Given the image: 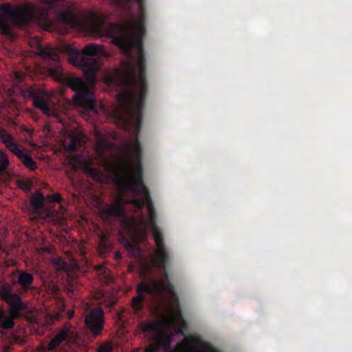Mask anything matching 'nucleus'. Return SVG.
Returning <instances> with one entry per match:
<instances>
[{
	"mask_svg": "<svg viewBox=\"0 0 352 352\" xmlns=\"http://www.w3.org/2000/svg\"><path fill=\"white\" fill-rule=\"evenodd\" d=\"M58 19L72 28H80L82 26V16L72 8L60 11L58 14Z\"/></svg>",
	"mask_w": 352,
	"mask_h": 352,
	"instance_id": "obj_12",
	"label": "nucleus"
},
{
	"mask_svg": "<svg viewBox=\"0 0 352 352\" xmlns=\"http://www.w3.org/2000/svg\"><path fill=\"white\" fill-rule=\"evenodd\" d=\"M45 198H46V201L50 203H60L62 200L61 195L59 193L47 195L45 197Z\"/></svg>",
	"mask_w": 352,
	"mask_h": 352,
	"instance_id": "obj_23",
	"label": "nucleus"
},
{
	"mask_svg": "<svg viewBox=\"0 0 352 352\" xmlns=\"http://www.w3.org/2000/svg\"><path fill=\"white\" fill-rule=\"evenodd\" d=\"M17 278L15 281L20 286L19 292H14L12 287L8 283H3L0 287V298L10 307V315L0 311V327L4 329H12L14 326V318L19 316V311L25 310L27 305L23 302L21 295L34 291V276L26 270H16Z\"/></svg>",
	"mask_w": 352,
	"mask_h": 352,
	"instance_id": "obj_3",
	"label": "nucleus"
},
{
	"mask_svg": "<svg viewBox=\"0 0 352 352\" xmlns=\"http://www.w3.org/2000/svg\"><path fill=\"white\" fill-rule=\"evenodd\" d=\"M37 8L32 3L12 6L3 3L0 6V30L3 34L9 35L11 28L8 23L10 19L18 26L28 25L37 19Z\"/></svg>",
	"mask_w": 352,
	"mask_h": 352,
	"instance_id": "obj_5",
	"label": "nucleus"
},
{
	"mask_svg": "<svg viewBox=\"0 0 352 352\" xmlns=\"http://www.w3.org/2000/svg\"><path fill=\"white\" fill-rule=\"evenodd\" d=\"M19 159L21 163L30 170H34L37 168L36 162L26 153H24Z\"/></svg>",
	"mask_w": 352,
	"mask_h": 352,
	"instance_id": "obj_16",
	"label": "nucleus"
},
{
	"mask_svg": "<svg viewBox=\"0 0 352 352\" xmlns=\"http://www.w3.org/2000/svg\"><path fill=\"white\" fill-rule=\"evenodd\" d=\"M126 150L128 155L119 157L112 168L113 180L120 190L141 197L120 198L105 212L108 217H115L120 222L123 230L131 239L144 236L148 228L151 230L156 245L154 263L164 273L166 281L165 289L171 292L175 289L169 281L168 272L171 257L164 244L163 234L157 225L155 209L143 180L142 148Z\"/></svg>",
	"mask_w": 352,
	"mask_h": 352,
	"instance_id": "obj_1",
	"label": "nucleus"
},
{
	"mask_svg": "<svg viewBox=\"0 0 352 352\" xmlns=\"http://www.w3.org/2000/svg\"><path fill=\"white\" fill-rule=\"evenodd\" d=\"M6 147L9 149L10 151L16 155L18 158H19L25 153L23 150H21L19 148V145L14 141L9 143Z\"/></svg>",
	"mask_w": 352,
	"mask_h": 352,
	"instance_id": "obj_19",
	"label": "nucleus"
},
{
	"mask_svg": "<svg viewBox=\"0 0 352 352\" xmlns=\"http://www.w3.org/2000/svg\"><path fill=\"white\" fill-rule=\"evenodd\" d=\"M74 316V312L73 311L69 310L67 312V317L69 319H72Z\"/></svg>",
	"mask_w": 352,
	"mask_h": 352,
	"instance_id": "obj_28",
	"label": "nucleus"
},
{
	"mask_svg": "<svg viewBox=\"0 0 352 352\" xmlns=\"http://www.w3.org/2000/svg\"><path fill=\"white\" fill-rule=\"evenodd\" d=\"M82 138L78 135L72 133L69 135L67 140L65 141V146L69 151H76L82 146Z\"/></svg>",
	"mask_w": 352,
	"mask_h": 352,
	"instance_id": "obj_14",
	"label": "nucleus"
},
{
	"mask_svg": "<svg viewBox=\"0 0 352 352\" xmlns=\"http://www.w3.org/2000/svg\"><path fill=\"white\" fill-rule=\"evenodd\" d=\"M0 139L6 146L9 143L14 141L12 136L4 129H0Z\"/></svg>",
	"mask_w": 352,
	"mask_h": 352,
	"instance_id": "obj_20",
	"label": "nucleus"
},
{
	"mask_svg": "<svg viewBox=\"0 0 352 352\" xmlns=\"http://www.w3.org/2000/svg\"><path fill=\"white\" fill-rule=\"evenodd\" d=\"M181 347H182L181 344H177L176 345V349H177V350L180 349V348H181Z\"/></svg>",
	"mask_w": 352,
	"mask_h": 352,
	"instance_id": "obj_29",
	"label": "nucleus"
},
{
	"mask_svg": "<svg viewBox=\"0 0 352 352\" xmlns=\"http://www.w3.org/2000/svg\"><path fill=\"white\" fill-rule=\"evenodd\" d=\"M18 186L25 190L30 191L32 187V182L30 179H20L17 182Z\"/></svg>",
	"mask_w": 352,
	"mask_h": 352,
	"instance_id": "obj_22",
	"label": "nucleus"
},
{
	"mask_svg": "<svg viewBox=\"0 0 352 352\" xmlns=\"http://www.w3.org/2000/svg\"><path fill=\"white\" fill-rule=\"evenodd\" d=\"M78 338V334L74 326L66 322L57 331L47 345L49 351H53L62 343L67 344L75 342Z\"/></svg>",
	"mask_w": 352,
	"mask_h": 352,
	"instance_id": "obj_7",
	"label": "nucleus"
},
{
	"mask_svg": "<svg viewBox=\"0 0 352 352\" xmlns=\"http://www.w3.org/2000/svg\"><path fill=\"white\" fill-rule=\"evenodd\" d=\"M115 5L133 19L122 24L109 23L107 26L97 24L100 34L111 38L126 60H122L120 69H146V60L142 37L146 16L145 0H113Z\"/></svg>",
	"mask_w": 352,
	"mask_h": 352,
	"instance_id": "obj_2",
	"label": "nucleus"
},
{
	"mask_svg": "<svg viewBox=\"0 0 352 352\" xmlns=\"http://www.w3.org/2000/svg\"><path fill=\"white\" fill-rule=\"evenodd\" d=\"M160 289V285L155 280H151L149 283L142 282L137 285V296L132 298L131 306L135 311H140L143 309V303L146 300L144 294H148L154 296Z\"/></svg>",
	"mask_w": 352,
	"mask_h": 352,
	"instance_id": "obj_8",
	"label": "nucleus"
},
{
	"mask_svg": "<svg viewBox=\"0 0 352 352\" xmlns=\"http://www.w3.org/2000/svg\"><path fill=\"white\" fill-rule=\"evenodd\" d=\"M120 241L129 252H133L138 249L132 240L124 236H121Z\"/></svg>",
	"mask_w": 352,
	"mask_h": 352,
	"instance_id": "obj_18",
	"label": "nucleus"
},
{
	"mask_svg": "<svg viewBox=\"0 0 352 352\" xmlns=\"http://www.w3.org/2000/svg\"><path fill=\"white\" fill-rule=\"evenodd\" d=\"M30 96L33 99L34 104L40 109L42 112L47 116L52 114L51 106L52 104L51 96L45 91L34 89L32 87L28 89Z\"/></svg>",
	"mask_w": 352,
	"mask_h": 352,
	"instance_id": "obj_11",
	"label": "nucleus"
},
{
	"mask_svg": "<svg viewBox=\"0 0 352 352\" xmlns=\"http://www.w3.org/2000/svg\"><path fill=\"white\" fill-rule=\"evenodd\" d=\"M98 352H112V350L109 346H102L99 348Z\"/></svg>",
	"mask_w": 352,
	"mask_h": 352,
	"instance_id": "obj_27",
	"label": "nucleus"
},
{
	"mask_svg": "<svg viewBox=\"0 0 352 352\" xmlns=\"http://www.w3.org/2000/svg\"><path fill=\"white\" fill-rule=\"evenodd\" d=\"M10 164L8 157L6 152L0 150V173H3L7 170Z\"/></svg>",
	"mask_w": 352,
	"mask_h": 352,
	"instance_id": "obj_17",
	"label": "nucleus"
},
{
	"mask_svg": "<svg viewBox=\"0 0 352 352\" xmlns=\"http://www.w3.org/2000/svg\"><path fill=\"white\" fill-rule=\"evenodd\" d=\"M157 329V326L154 322L141 324L142 331L146 333H154L155 331H156Z\"/></svg>",
	"mask_w": 352,
	"mask_h": 352,
	"instance_id": "obj_21",
	"label": "nucleus"
},
{
	"mask_svg": "<svg viewBox=\"0 0 352 352\" xmlns=\"http://www.w3.org/2000/svg\"><path fill=\"white\" fill-rule=\"evenodd\" d=\"M37 50L38 55L55 63L54 67L49 69L50 76L56 80H61L63 78V73L58 63L60 58L58 52L50 46L43 47L41 45L38 46Z\"/></svg>",
	"mask_w": 352,
	"mask_h": 352,
	"instance_id": "obj_10",
	"label": "nucleus"
},
{
	"mask_svg": "<svg viewBox=\"0 0 352 352\" xmlns=\"http://www.w3.org/2000/svg\"><path fill=\"white\" fill-rule=\"evenodd\" d=\"M45 197L41 192H36L30 198V204L35 212H38L44 209Z\"/></svg>",
	"mask_w": 352,
	"mask_h": 352,
	"instance_id": "obj_13",
	"label": "nucleus"
},
{
	"mask_svg": "<svg viewBox=\"0 0 352 352\" xmlns=\"http://www.w3.org/2000/svg\"><path fill=\"white\" fill-rule=\"evenodd\" d=\"M87 329L94 336H100L104 329V311L100 307L94 308L88 311L85 318Z\"/></svg>",
	"mask_w": 352,
	"mask_h": 352,
	"instance_id": "obj_9",
	"label": "nucleus"
},
{
	"mask_svg": "<svg viewBox=\"0 0 352 352\" xmlns=\"http://www.w3.org/2000/svg\"><path fill=\"white\" fill-rule=\"evenodd\" d=\"M155 344L159 351L162 349L164 351L168 352L170 349L171 338L166 335H162L157 338Z\"/></svg>",
	"mask_w": 352,
	"mask_h": 352,
	"instance_id": "obj_15",
	"label": "nucleus"
},
{
	"mask_svg": "<svg viewBox=\"0 0 352 352\" xmlns=\"http://www.w3.org/2000/svg\"><path fill=\"white\" fill-rule=\"evenodd\" d=\"M144 352H160V351L155 342L153 344L147 347Z\"/></svg>",
	"mask_w": 352,
	"mask_h": 352,
	"instance_id": "obj_26",
	"label": "nucleus"
},
{
	"mask_svg": "<svg viewBox=\"0 0 352 352\" xmlns=\"http://www.w3.org/2000/svg\"><path fill=\"white\" fill-rule=\"evenodd\" d=\"M57 265L59 266V268L62 270H66L67 269V263L62 261L60 258H58L56 262L55 263Z\"/></svg>",
	"mask_w": 352,
	"mask_h": 352,
	"instance_id": "obj_25",
	"label": "nucleus"
},
{
	"mask_svg": "<svg viewBox=\"0 0 352 352\" xmlns=\"http://www.w3.org/2000/svg\"><path fill=\"white\" fill-rule=\"evenodd\" d=\"M87 172L90 176H91L94 179L98 180L101 177V173L99 170L95 168H89L87 169Z\"/></svg>",
	"mask_w": 352,
	"mask_h": 352,
	"instance_id": "obj_24",
	"label": "nucleus"
},
{
	"mask_svg": "<svg viewBox=\"0 0 352 352\" xmlns=\"http://www.w3.org/2000/svg\"><path fill=\"white\" fill-rule=\"evenodd\" d=\"M68 86L75 92L73 96L74 104L85 111L97 113L94 93L87 84L78 77H71L67 80Z\"/></svg>",
	"mask_w": 352,
	"mask_h": 352,
	"instance_id": "obj_6",
	"label": "nucleus"
},
{
	"mask_svg": "<svg viewBox=\"0 0 352 352\" xmlns=\"http://www.w3.org/2000/svg\"><path fill=\"white\" fill-rule=\"evenodd\" d=\"M104 46L94 43L85 45L81 51L72 49L69 52V60L74 66L80 68L85 77L91 82L96 80V74L100 69V62L94 56H106Z\"/></svg>",
	"mask_w": 352,
	"mask_h": 352,
	"instance_id": "obj_4",
	"label": "nucleus"
}]
</instances>
